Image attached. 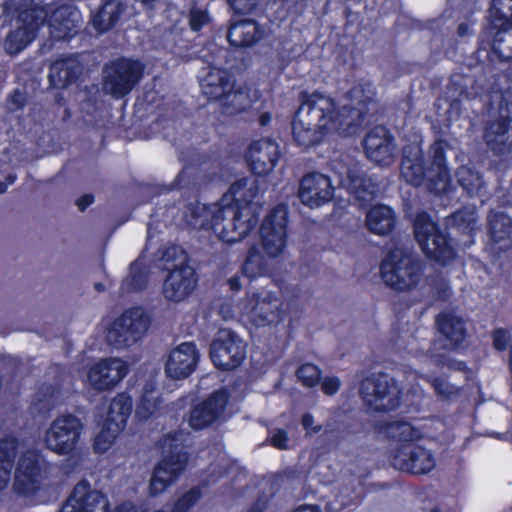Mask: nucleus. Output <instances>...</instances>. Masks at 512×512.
<instances>
[{
    "label": "nucleus",
    "mask_w": 512,
    "mask_h": 512,
    "mask_svg": "<svg viewBox=\"0 0 512 512\" xmlns=\"http://www.w3.org/2000/svg\"><path fill=\"white\" fill-rule=\"evenodd\" d=\"M373 97L372 84L356 85L341 100L339 110L335 112L331 98L319 93L307 96L295 113L292 125L295 142L306 148L318 143L329 132L354 133Z\"/></svg>",
    "instance_id": "nucleus-1"
},
{
    "label": "nucleus",
    "mask_w": 512,
    "mask_h": 512,
    "mask_svg": "<svg viewBox=\"0 0 512 512\" xmlns=\"http://www.w3.org/2000/svg\"><path fill=\"white\" fill-rule=\"evenodd\" d=\"M445 147L446 144L443 141H436L431 145L427 168L423 166L421 150L418 146L405 148L401 163V176L413 186H419L426 179L427 188L435 194L447 192L451 176L446 162Z\"/></svg>",
    "instance_id": "nucleus-2"
},
{
    "label": "nucleus",
    "mask_w": 512,
    "mask_h": 512,
    "mask_svg": "<svg viewBox=\"0 0 512 512\" xmlns=\"http://www.w3.org/2000/svg\"><path fill=\"white\" fill-rule=\"evenodd\" d=\"M189 433L183 430L165 434L160 446L165 456L157 464L150 480V494L159 495L172 485L184 472L188 464V454L183 444Z\"/></svg>",
    "instance_id": "nucleus-3"
},
{
    "label": "nucleus",
    "mask_w": 512,
    "mask_h": 512,
    "mask_svg": "<svg viewBox=\"0 0 512 512\" xmlns=\"http://www.w3.org/2000/svg\"><path fill=\"white\" fill-rule=\"evenodd\" d=\"M380 276L388 288L397 292H409L423 281V266L411 252L395 248L382 260Z\"/></svg>",
    "instance_id": "nucleus-4"
},
{
    "label": "nucleus",
    "mask_w": 512,
    "mask_h": 512,
    "mask_svg": "<svg viewBox=\"0 0 512 512\" xmlns=\"http://www.w3.org/2000/svg\"><path fill=\"white\" fill-rule=\"evenodd\" d=\"M257 223L253 212L242 211L239 206L232 205L229 197H222L219 203L214 204L211 230L225 242L235 243L243 240Z\"/></svg>",
    "instance_id": "nucleus-5"
},
{
    "label": "nucleus",
    "mask_w": 512,
    "mask_h": 512,
    "mask_svg": "<svg viewBox=\"0 0 512 512\" xmlns=\"http://www.w3.org/2000/svg\"><path fill=\"white\" fill-rule=\"evenodd\" d=\"M150 324V316L143 308L127 309L107 329L106 341L118 350L130 348L146 335Z\"/></svg>",
    "instance_id": "nucleus-6"
},
{
    "label": "nucleus",
    "mask_w": 512,
    "mask_h": 512,
    "mask_svg": "<svg viewBox=\"0 0 512 512\" xmlns=\"http://www.w3.org/2000/svg\"><path fill=\"white\" fill-rule=\"evenodd\" d=\"M241 313L255 326L265 327L279 323L285 310L278 292L263 289L247 295L242 303Z\"/></svg>",
    "instance_id": "nucleus-7"
},
{
    "label": "nucleus",
    "mask_w": 512,
    "mask_h": 512,
    "mask_svg": "<svg viewBox=\"0 0 512 512\" xmlns=\"http://www.w3.org/2000/svg\"><path fill=\"white\" fill-rule=\"evenodd\" d=\"M360 394L364 402L375 411H390L400 404L401 390L388 374H373L361 382Z\"/></svg>",
    "instance_id": "nucleus-8"
},
{
    "label": "nucleus",
    "mask_w": 512,
    "mask_h": 512,
    "mask_svg": "<svg viewBox=\"0 0 512 512\" xmlns=\"http://www.w3.org/2000/svg\"><path fill=\"white\" fill-rule=\"evenodd\" d=\"M415 237L427 257L441 263L450 262L455 252L447 236L441 232L426 213L417 215L414 222Z\"/></svg>",
    "instance_id": "nucleus-9"
},
{
    "label": "nucleus",
    "mask_w": 512,
    "mask_h": 512,
    "mask_svg": "<svg viewBox=\"0 0 512 512\" xmlns=\"http://www.w3.org/2000/svg\"><path fill=\"white\" fill-rule=\"evenodd\" d=\"M288 208L276 206L260 227L261 246L269 258H278L286 250L288 242Z\"/></svg>",
    "instance_id": "nucleus-10"
},
{
    "label": "nucleus",
    "mask_w": 512,
    "mask_h": 512,
    "mask_svg": "<svg viewBox=\"0 0 512 512\" xmlns=\"http://www.w3.org/2000/svg\"><path fill=\"white\" fill-rule=\"evenodd\" d=\"M180 254L181 259L178 265L170 269L163 283V296L171 302L185 300L195 289L197 277L194 269L185 264L186 255L180 248L173 247L166 251L164 257Z\"/></svg>",
    "instance_id": "nucleus-11"
},
{
    "label": "nucleus",
    "mask_w": 512,
    "mask_h": 512,
    "mask_svg": "<svg viewBox=\"0 0 512 512\" xmlns=\"http://www.w3.org/2000/svg\"><path fill=\"white\" fill-rule=\"evenodd\" d=\"M331 167L339 178V185L347 189L360 207H365L374 200L378 185L366 177L356 165L350 167L342 160L334 159Z\"/></svg>",
    "instance_id": "nucleus-12"
},
{
    "label": "nucleus",
    "mask_w": 512,
    "mask_h": 512,
    "mask_svg": "<svg viewBox=\"0 0 512 512\" xmlns=\"http://www.w3.org/2000/svg\"><path fill=\"white\" fill-rule=\"evenodd\" d=\"M83 430L81 420L65 414L54 419L45 433V443L49 450L60 455L71 453L80 439Z\"/></svg>",
    "instance_id": "nucleus-13"
},
{
    "label": "nucleus",
    "mask_w": 512,
    "mask_h": 512,
    "mask_svg": "<svg viewBox=\"0 0 512 512\" xmlns=\"http://www.w3.org/2000/svg\"><path fill=\"white\" fill-rule=\"evenodd\" d=\"M143 71L139 61L126 58L113 61L105 68L104 88L116 98L123 97L140 81Z\"/></svg>",
    "instance_id": "nucleus-14"
},
{
    "label": "nucleus",
    "mask_w": 512,
    "mask_h": 512,
    "mask_svg": "<svg viewBox=\"0 0 512 512\" xmlns=\"http://www.w3.org/2000/svg\"><path fill=\"white\" fill-rule=\"evenodd\" d=\"M47 12L38 6L21 11L17 22L20 24L11 31L4 42L5 51L15 55L25 49L35 38L36 32L44 24Z\"/></svg>",
    "instance_id": "nucleus-15"
},
{
    "label": "nucleus",
    "mask_w": 512,
    "mask_h": 512,
    "mask_svg": "<svg viewBox=\"0 0 512 512\" xmlns=\"http://www.w3.org/2000/svg\"><path fill=\"white\" fill-rule=\"evenodd\" d=\"M210 356L217 368L234 369L242 363L246 356L245 343L231 330L221 329L211 344Z\"/></svg>",
    "instance_id": "nucleus-16"
},
{
    "label": "nucleus",
    "mask_w": 512,
    "mask_h": 512,
    "mask_svg": "<svg viewBox=\"0 0 512 512\" xmlns=\"http://www.w3.org/2000/svg\"><path fill=\"white\" fill-rule=\"evenodd\" d=\"M436 324L443 339L440 338L434 343L431 359L439 365L451 367V360L445 354H437L436 350L438 346L447 350L459 346L466 336L464 322L451 313H441L436 319Z\"/></svg>",
    "instance_id": "nucleus-17"
},
{
    "label": "nucleus",
    "mask_w": 512,
    "mask_h": 512,
    "mask_svg": "<svg viewBox=\"0 0 512 512\" xmlns=\"http://www.w3.org/2000/svg\"><path fill=\"white\" fill-rule=\"evenodd\" d=\"M266 188V182L255 177H244L235 181L229 190V197L232 205H237L242 211L253 212L258 220L262 207V193Z\"/></svg>",
    "instance_id": "nucleus-18"
},
{
    "label": "nucleus",
    "mask_w": 512,
    "mask_h": 512,
    "mask_svg": "<svg viewBox=\"0 0 512 512\" xmlns=\"http://www.w3.org/2000/svg\"><path fill=\"white\" fill-rule=\"evenodd\" d=\"M129 372L127 363L120 358H105L94 364L87 373L91 388L98 392L114 389Z\"/></svg>",
    "instance_id": "nucleus-19"
},
{
    "label": "nucleus",
    "mask_w": 512,
    "mask_h": 512,
    "mask_svg": "<svg viewBox=\"0 0 512 512\" xmlns=\"http://www.w3.org/2000/svg\"><path fill=\"white\" fill-rule=\"evenodd\" d=\"M216 58L205 75L200 78L202 93L211 100H219L233 88L232 76L222 68L227 50L215 48Z\"/></svg>",
    "instance_id": "nucleus-20"
},
{
    "label": "nucleus",
    "mask_w": 512,
    "mask_h": 512,
    "mask_svg": "<svg viewBox=\"0 0 512 512\" xmlns=\"http://www.w3.org/2000/svg\"><path fill=\"white\" fill-rule=\"evenodd\" d=\"M108 509L107 496L82 480L74 487L60 512H108Z\"/></svg>",
    "instance_id": "nucleus-21"
},
{
    "label": "nucleus",
    "mask_w": 512,
    "mask_h": 512,
    "mask_svg": "<svg viewBox=\"0 0 512 512\" xmlns=\"http://www.w3.org/2000/svg\"><path fill=\"white\" fill-rule=\"evenodd\" d=\"M435 463L429 450L414 444L401 445L392 457L395 469L413 474H426L435 467Z\"/></svg>",
    "instance_id": "nucleus-22"
},
{
    "label": "nucleus",
    "mask_w": 512,
    "mask_h": 512,
    "mask_svg": "<svg viewBox=\"0 0 512 512\" xmlns=\"http://www.w3.org/2000/svg\"><path fill=\"white\" fill-rule=\"evenodd\" d=\"M47 16L49 34L55 40H65L77 34L81 24L80 11L71 5H62L55 9L51 7L44 8Z\"/></svg>",
    "instance_id": "nucleus-23"
},
{
    "label": "nucleus",
    "mask_w": 512,
    "mask_h": 512,
    "mask_svg": "<svg viewBox=\"0 0 512 512\" xmlns=\"http://www.w3.org/2000/svg\"><path fill=\"white\" fill-rule=\"evenodd\" d=\"M333 194L334 187L331 179L322 173H309L300 181L299 199L310 208L320 207L329 202L333 198Z\"/></svg>",
    "instance_id": "nucleus-24"
},
{
    "label": "nucleus",
    "mask_w": 512,
    "mask_h": 512,
    "mask_svg": "<svg viewBox=\"0 0 512 512\" xmlns=\"http://www.w3.org/2000/svg\"><path fill=\"white\" fill-rule=\"evenodd\" d=\"M367 157L382 166L391 165L396 157V145L393 136L383 126L372 128L364 139Z\"/></svg>",
    "instance_id": "nucleus-25"
},
{
    "label": "nucleus",
    "mask_w": 512,
    "mask_h": 512,
    "mask_svg": "<svg viewBox=\"0 0 512 512\" xmlns=\"http://www.w3.org/2000/svg\"><path fill=\"white\" fill-rule=\"evenodd\" d=\"M228 402L224 390L214 392L207 400L195 406L189 414L188 424L194 430L210 426L221 417Z\"/></svg>",
    "instance_id": "nucleus-26"
},
{
    "label": "nucleus",
    "mask_w": 512,
    "mask_h": 512,
    "mask_svg": "<svg viewBox=\"0 0 512 512\" xmlns=\"http://www.w3.org/2000/svg\"><path fill=\"white\" fill-rule=\"evenodd\" d=\"M280 156L278 144L269 138H263L250 144L247 161L254 174L263 176L271 172Z\"/></svg>",
    "instance_id": "nucleus-27"
},
{
    "label": "nucleus",
    "mask_w": 512,
    "mask_h": 512,
    "mask_svg": "<svg viewBox=\"0 0 512 512\" xmlns=\"http://www.w3.org/2000/svg\"><path fill=\"white\" fill-rule=\"evenodd\" d=\"M195 344L185 342L173 349L165 364L166 375L175 380L187 378L194 370L198 361Z\"/></svg>",
    "instance_id": "nucleus-28"
},
{
    "label": "nucleus",
    "mask_w": 512,
    "mask_h": 512,
    "mask_svg": "<svg viewBox=\"0 0 512 512\" xmlns=\"http://www.w3.org/2000/svg\"><path fill=\"white\" fill-rule=\"evenodd\" d=\"M40 479L41 468L37 455L32 451L24 453L15 471L14 489L22 494L33 493Z\"/></svg>",
    "instance_id": "nucleus-29"
},
{
    "label": "nucleus",
    "mask_w": 512,
    "mask_h": 512,
    "mask_svg": "<svg viewBox=\"0 0 512 512\" xmlns=\"http://www.w3.org/2000/svg\"><path fill=\"white\" fill-rule=\"evenodd\" d=\"M127 4L122 0H106L91 19L93 28L104 33L112 29L124 16Z\"/></svg>",
    "instance_id": "nucleus-30"
},
{
    "label": "nucleus",
    "mask_w": 512,
    "mask_h": 512,
    "mask_svg": "<svg viewBox=\"0 0 512 512\" xmlns=\"http://www.w3.org/2000/svg\"><path fill=\"white\" fill-rule=\"evenodd\" d=\"M81 73L82 65L76 58L59 59L50 66L49 80L54 88L62 89L76 81Z\"/></svg>",
    "instance_id": "nucleus-31"
},
{
    "label": "nucleus",
    "mask_w": 512,
    "mask_h": 512,
    "mask_svg": "<svg viewBox=\"0 0 512 512\" xmlns=\"http://www.w3.org/2000/svg\"><path fill=\"white\" fill-rule=\"evenodd\" d=\"M263 35V29L255 21L243 20L230 26L227 39L235 47H249L257 43Z\"/></svg>",
    "instance_id": "nucleus-32"
},
{
    "label": "nucleus",
    "mask_w": 512,
    "mask_h": 512,
    "mask_svg": "<svg viewBox=\"0 0 512 512\" xmlns=\"http://www.w3.org/2000/svg\"><path fill=\"white\" fill-rule=\"evenodd\" d=\"M508 115H500L495 120L487 122L484 130L486 144L497 154L504 153L508 148Z\"/></svg>",
    "instance_id": "nucleus-33"
},
{
    "label": "nucleus",
    "mask_w": 512,
    "mask_h": 512,
    "mask_svg": "<svg viewBox=\"0 0 512 512\" xmlns=\"http://www.w3.org/2000/svg\"><path fill=\"white\" fill-rule=\"evenodd\" d=\"M366 223L372 233L386 235L395 226V214L388 206L377 205L367 213Z\"/></svg>",
    "instance_id": "nucleus-34"
},
{
    "label": "nucleus",
    "mask_w": 512,
    "mask_h": 512,
    "mask_svg": "<svg viewBox=\"0 0 512 512\" xmlns=\"http://www.w3.org/2000/svg\"><path fill=\"white\" fill-rule=\"evenodd\" d=\"M131 411V398L125 393H119L109 403L103 422L124 428Z\"/></svg>",
    "instance_id": "nucleus-35"
},
{
    "label": "nucleus",
    "mask_w": 512,
    "mask_h": 512,
    "mask_svg": "<svg viewBox=\"0 0 512 512\" xmlns=\"http://www.w3.org/2000/svg\"><path fill=\"white\" fill-rule=\"evenodd\" d=\"M16 446L14 437H6L0 441V490L5 489L10 482Z\"/></svg>",
    "instance_id": "nucleus-36"
},
{
    "label": "nucleus",
    "mask_w": 512,
    "mask_h": 512,
    "mask_svg": "<svg viewBox=\"0 0 512 512\" xmlns=\"http://www.w3.org/2000/svg\"><path fill=\"white\" fill-rule=\"evenodd\" d=\"M214 217V205L207 206L196 202L186 207L184 218L187 224L195 229H211Z\"/></svg>",
    "instance_id": "nucleus-37"
},
{
    "label": "nucleus",
    "mask_w": 512,
    "mask_h": 512,
    "mask_svg": "<svg viewBox=\"0 0 512 512\" xmlns=\"http://www.w3.org/2000/svg\"><path fill=\"white\" fill-rule=\"evenodd\" d=\"M269 272V264L256 245L250 247L242 265L241 273L249 279H255Z\"/></svg>",
    "instance_id": "nucleus-38"
},
{
    "label": "nucleus",
    "mask_w": 512,
    "mask_h": 512,
    "mask_svg": "<svg viewBox=\"0 0 512 512\" xmlns=\"http://www.w3.org/2000/svg\"><path fill=\"white\" fill-rule=\"evenodd\" d=\"M148 282V270L140 259L130 265L129 275L123 280V292L143 290Z\"/></svg>",
    "instance_id": "nucleus-39"
},
{
    "label": "nucleus",
    "mask_w": 512,
    "mask_h": 512,
    "mask_svg": "<svg viewBox=\"0 0 512 512\" xmlns=\"http://www.w3.org/2000/svg\"><path fill=\"white\" fill-rule=\"evenodd\" d=\"M489 230L492 239L500 242L512 235V219L502 212H493L489 216Z\"/></svg>",
    "instance_id": "nucleus-40"
},
{
    "label": "nucleus",
    "mask_w": 512,
    "mask_h": 512,
    "mask_svg": "<svg viewBox=\"0 0 512 512\" xmlns=\"http://www.w3.org/2000/svg\"><path fill=\"white\" fill-rule=\"evenodd\" d=\"M456 175L458 183L469 195H477L484 187L481 175L468 166L460 167Z\"/></svg>",
    "instance_id": "nucleus-41"
},
{
    "label": "nucleus",
    "mask_w": 512,
    "mask_h": 512,
    "mask_svg": "<svg viewBox=\"0 0 512 512\" xmlns=\"http://www.w3.org/2000/svg\"><path fill=\"white\" fill-rule=\"evenodd\" d=\"M387 434L390 438L405 444H411L410 442L419 439L421 436L418 429L404 421L390 423L387 426Z\"/></svg>",
    "instance_id": "nucleus-42"
},
{
    "label": "nucleus",
    "mask_w": 512,
    "mask_h": 512,
    "mask_svg": "<svg viewBox=\"0 0 512 512\" xmlns=\"http://www.w3.org/2000/svg\"><path fill=\"white\" fill-rule=\"evenodd\" d=\"M123 429L124 428H120L117 425H110L103 422L101 430L94 440V450L98 453H105L108 451Z\"/></svg>",
    "instance_id": "nucleus-43"
},
{
    "label": "nucleus",
    "mask_w": 512,
    "mask_h": 512,
    "mask_svg": "<svg viewBox=\"0 0 512 512\" xmlns=\"http://www.w3.org/2000/svg\"><path fill=\"white\" fill-rule=\"evenodd\" d=\"M512 0H493L490 9L492 27L505 26L512 22Z\"/></svg>",
    "instance_id": "nucleus-44"
},
{
    "label": "nucleus",
    "mask_w": 512,
    "mask_h": 512,
    "mask_svg": "<svg viewBox=\"0 0 512 512\" xmlns=\"http://www.w3.org/2000/svg\"><path fill=\"white\" fill-rule=\"evenodd\" d=\"M60 403V392L53 386L42 387L35 396L34 404L39 411H50Z\"/></svg>",
    "instance_id": "nucleus-45"
},
{
    "label": "nucleus",
    "mask_w": 512,
    "mask_h": 512,
    "mask_svg": "<svg viewBox=\"0 0 512 512\" xmlns=\"http://www.w3.org/2000/svg\"><path fill=\"white\" fill-rule=\"evenodd\" d=\"M296 374L299 381L306 387H314L320 383L321 372L314 364H303L299 367Z\"/></svg>",
    "instance_id": "nucleus-46"
},
{
    "label": "nucleus",
    "mask_w": 512,
    "mask_h": 512,
    "mask_svg": "<svg viewBox=\"0 0 512 512\" xmlns=\"http://www.w3.org/2000/svg\"><path fill=\"white\" fill-rule=\"evenodd\" d=\"M220 100L223 101L224 106L231 108L229 113L241 111L247 105V95L241 91L233 90V88L223 95Z\"/></svg>",
    "instance_id": "nucleus-47"
},
{
    "label": "nucleus",
    "mask_w": 512,
    "mask_h": 512,
    "mask_svg": "<svg viewBox=\"0 0 512 512\" xmlns=\"http://www.w3.org/2000/svg\"><path fill=\"white\" fill-rule=\"evenodd\" d=\"M158 408L157 397L153 395L152 391L145 390L140 404L137 407L136 413L140 418L146 419L152 415Z\"/></svg>",
    "instance_id": "nucleus-48"
},
{
    "label": "nucleus",
    "mask_w": 512,
    "mask_h": 512,
    "mask_svg": "<svg viewBox=\"0 0 512 512\" xmlns=\"http://www.w3.org/2000/svg\"><path fill=\"white\" fill-rule=\"evenodd\" d=\"M210 15L207 9L192 7L189 14V25L193 31H199L210 23Z\"/></svg>",
    "instance_id": "nucleus-49"
},
{
    "label": "nucleus",
    "mask_w": 512,
    "mask_h": 512,
    "mask_svg": "<svg viewBox=\"0 0 512 512\" xmlns=\"http://www.w3.org/2000/svg\"><path fill=\"white\" fill-rule=\"evenodd\" d=\"M200 497L201 493L199 489L193 488L189 490L175 502L172 512H187L197 503Z\"/></svg>",
    "instance_id": "nucleus-50"
},
{
    "label": "nucleus",
    "mask_w": 512,
    "mask_h": 512,
    "mask_svg": "<svg viewBox=\"0 0 512 512\" xmlns=\"http://www.w3.org/2000/svg\"><path fill=\"white\" fill-rule=\"evenodd\" d=\"M422 377L426 379L428 382H431L432 386L435 389V392L441 397L449 398L458 393V388L448 383L443 378L431 379L427 375H423Z\"/></svg>",
    "instance_id": "nucleus-51"
},
{
    "label": "nucleus",
    "mask_w": 512,
    "mask_h": 512,
    "mask_svg": "<svg viewBox=\"0 0 512 512\" xmlns=\"http://www.w3.org/2000/svg\"><path fill=\"white\" fill-rule=\"evenodd\" d=\"M476 213L473 208L459 210L454 213L453 221L459 227H463L469 230H473L476 225Z\"/></svg>",
    "instance_id": "nucleus-52"
},
{
    "label": "nucleus",
    "mask_w": 512,
    "mask_h": 512,
    "mask_svg": "<svg viewBox=\"0 0 512 512\" xmlns=\"http://www.w3.org/2000/svg\"><path fill=\"white\" fill-rule=\"evenodd\" d=\"M259 0H228L231 8L239 14L251 13L258 5Z\"/></svg>",
    "instance_id": "nucleus-53"
},
{
    "label": "nucleus",
    "mask_w": 512,
    "mask_h": 512,
    "mask_svg": "<svg viewBox=\"0 0 512 512\" xmlns=\"http://www.w3.org/2000/svg\"><path fill=\"white\" fill-rule=\"evenodd\" d=\"M340 386L341 381L336 376H328L323 378L321 381V389L328 396L336 394L339 391Z\"/></svg>",
    "instance_id": "nucleus-54"
},
{
    "label": "nucleus",
    "mask_w": 512,
    "mask_h": 512,
    "mask_svg": "<svg viewBox=\"0 0 512 512\" xmlns=\"http://www.w3.org/2000/svg\"><path fill=\"white\" fill-rule=\"evenodd\" d=\"M288 441V434L282 429L275 430L270 437L271 445L281 450L287 449Z\"/></svg>",
    "instance_id": "nucleus-55"
},
{
    "label": "nucleus",
    "mask_w": 512,
    "mask_h": 512,
    "mask_svg": "<svg viewBox=\"0 0 512 512\" xmlns=\"http://www.w3.org/2000/svg\"><path fill=\"white\" fill-rule=\"evenodd\" d=\"M302 425L308 434H316L321 431V426L314 425V417L309 413L303 415Z\"/></svg>",
    "instance_id": "nucleus-56"
},
{
    "label": "nucleus",
    "mask_w": 512,
    "mask_h": 512,
    "mask_svg": "<svg viewBox=\"0 0 512 512\" xmlns=\"http://www.w3.org/2000/svg\"><path fill=\"white\" fill-rule=\"evenodd\" d=\"M93 201V196L90 194H86L76 201V205L78 206L80 211H84L89 205L93 203Z\"/></svg>",
    "instance_id": "nucleus-57"
},
{
    "label": "nucleus",
    "mask_w": 512,
    "mask_h": 512,
    "mask_svg": "<svg viewBox=\"0 0 512 512\" xmlns=\"http://www.w3.org/2000/svg\"><path fill=\"white\" fill-rule=\"evenodd\" d=\"M228 285H229L230 289L233 290V291L240 290L241 287H242V284H241V281H240V276L239 275L232 276L228 280Z\"/></svg>",
    "instance_id": "nucleus-58"
},
{
    "label": "nucleus",
    "mask_w": 512,
    "mask_h": 512,
    "mask_svg": "<svg viewBox=\"0 0 512 512\" xmlns=\"http://www.w3.org/2000/svg\"><path fill=\"white\" fill-rule=\"evenodd\" d=\"M115 512H137V511L135 510V507L132 503L125 502V503H122L121 505H119L116 508Z\"/></svg>",
    "instance_id": "nucleus-59"
},
{
    "label": "nucleus",
    "mask_w": 512,
    "mask_h": 512,
    "mask_svg": "<svg viewBox=\"0 0 512 512\" xmlns=\"http://www.w3.org/2000/svg\"><path fill=\"white\" fill-rule=\"evenodd\" d=\"M265 509V503L264 501L258 500L255 502L248 510L247 512H263Z\"/></svg>",
    "instance_id": "nucleus-60"
},
{
    "label": "nucleus",
    "mask_w": 512,
    "mask_h": 512,
    "mask_svg": "<svg viewBox=\"0 0 512 512\" xmlns=\"http://www.w3.org/2000/svg\"><path fill=\"white\" fill-rule=\"evenodd\" d=\"M293 512H319V510L316 506L304 505V506L298 507Z\"/></svg>",
    "instance_id": "nucleus-61"
},
{
    "label": "nucleus",
    "mask_w": 512,
    "mask_h": 512,
    "mask_svg": "<svg viewBox=\"0 0 512 512\" xmlns=\"http://www.w3.org/2000/svg\"><path fill=\"white\" fill-rule=\"evenodd\" d=\"M458 34L460 36H467L470 34V26L467 23H461L458 27Z\"/></svg>",
    "instance_id": "nucleus-62"
},
{
    "label": "nucleus",
    "mask_w": 512,
    "mask_h": 512,
    "mask_svg": "<svg viewBox=\"0 0 512 512\" xmlns=\"http://www.w3.org/2000/svg\"><path fill=\"white\" fill-rule=\"evenodd\" d=\"M271 120V116L270 114L268 113H263L260 118H259V122L262 126H265L267 125Z\"/></svg>",
    "instance_id": "nucleus-63"
},
{
    "label": "nucleus",
    "mask_w": 512,
    "mask_h": 512,
    "mask_svg": "<svg viewBox=\"0 0 512 512\" xmlns=\"http://www.w3.org/2000/svg\"><path fill=\"white\" fill-rule=\"evenodd\" d=\"M15 180H16V175H14V174H9V175L6 177V182H5V183H6V184H8V186H9V185H12V184L15 182Z\"/></svg>",
    "instance_id": "nucleus-64"
}]
</instances>
